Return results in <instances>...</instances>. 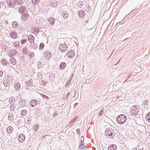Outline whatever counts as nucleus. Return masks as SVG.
<instances>
[{"label":"nucleus","instance_id":"8","mask_svg":"<svg viewBox=\"0 0 150 150\" xmlns=\"http://www.w3.org/2000/svg\"><path fill=\"white\" fill-rule=\"evenodd\" d=\"M117 147L115 145H112L110 146L108 148V150H116Z\"/></svg>","mask_w":150,"mask_h":150},{"label":"nucleus","instance_id":"35","mask_svg":"<svg viewBox=\"0 0 150 150\" xmlns=\"http://www.w3.org/2000/svg\"><path fill=\"white\" fill-rule=\"evenodd\" d=\"M70 53H71V52H69V54H70Z\"/></svg>","mask_w":150,"mask_h":150},{"label":"nucleus","instance_id":"22","mask_svg":"<svg viewBox=\"0 0 150 150\" xmlns=\"http://www.w3.org/2000/svg\"><path fill=\"white\" fill-rule=\"evenodd\" d=\"M15 87L16 89L18 90L20 88V85L19 83H17L15 86Z\"/></svg>","mask_w":150,"mask_h":150},{"label":"nucleus","instance_id":"6","mask_svg":"<svg viewBox=\"0 0 150 150\" xmlns=\"http://www.w3.org/2000/svg\"><path fill=\"white\" fill-rule=\"evenodd\" d=\"M25 101L23 99L21 100L18 103V106L19 108L23 107L25 106Z\"/></svg>","mask_w":150,"mask_h":150},{"label":"nucleus","instance_id":"17","mask_svg":"<svg viewBox=\"0 0 150 150\" xmlns=\"http://www.w3.org/2000/svg\"><path fill=\"white\" fill-rule=\"evenodd\" d=\"M149 101L147 100H146L145 101L143 102L142 104V105L145 106V107L146 108V106L148 105V103H149Z\"/></svg>","mask_w":150,"mask_h":150},{"label":"nucleus","instance_id":"7","mask_svg":"<svg viewBox=\"0 0 150 150\" xmlns=\"http://www.w3.org/2000/svg\"><path fill=\"white\" fill-rule=\"evenodd\" d=\"M37 102L35 100H32L30 102V105L32 107H34L37 104Z\"/></svg>","mask_w":150,"mask_h":150},{"label":"nucleus","instance_id":"29","mask_svg":"<svg viewBox=\"0 0 150 150\" xmlns=\"http://www.w3.org/2000/svg\"><path fill=\"white\" fill-rule=\"evenodd\" d=\"M3 72L1 71H0V77L1 76L3 75Z\"/></svg>","mask_w":150,"mask_h":150},{"label":"nucleus","instance_id":"9","mask_svg":"<svg viewBox=\"0 0 150 150\" xmlns=\"http://www.w3.org/2000/svg\"><path fill=\"white\" fill-rule=\"evenodd\" d=\"M79 16L81 18H83L84 17L85 13L83 11H81L79 13Z\"/></svg>","mask_w":150,"mask_h":150},{"label":"nucleus","instance_id":"5","mask_svg":"<svg viewBox=\"0 0 150 150\" xmlns=\"http://www.w3.org/2000/svg\"><path fill=\"white\" fill-rule=\"evenodd\" d=\"M67 45L64 43L61 45L59 47V50L62 52H64L67 50Z\"/></svg>","mask_w":150,"mask_h":150},{"label":"nucleus","instance_id":"32","mask_svg":"<svg viewBox=\"0 0 150 150\" xmlns=\"http://www.w3.org/2000/svg\"><path fill=\"white\" fill-rule=\"evenodd\" d=\"M35 30H36V31H38V28H35Z\"/></svg>","mask_w":150,"mask_h":150},{"label":"nucleus","instance_id":"23","mask_svg":"<svg viewBox=\"0 0 150 150\" xmlns=\"http://www.w3.org/2000/svg\"><path fill=\"white\" fill-rule=\"evenodd\" d=\"M146 117L147 118L148 121L149 122H150V112L149 114L147 115Z\"/></svg>","mask_w":150,"mask_h":150},{"label":"nucleus","instance_id":"33","mask_svg":"<svg viewBox=\"0 0 150 150\" xmlns=\"http://www.w3.org/2000/svg\"><path fill=\"white\" fill-rule=\"evenodd\" d=\"M16 23V24L17 23H16V22H13V24H14V23Z\"/></svg>","mask_w":150,"mask_h":150},{"label":"nucleus","instance_id":"26","mask_svg":"<svg viewBox=\"0 0 150 150\" xmlns=\"http://www.w3.org/2000/svg\"><path fill=\"white\" fill-rule=\"evenodd\" d=\"M84 146L82 144H81L79 146V148L80 149H82L83 148Z\"/></svg>","mask_w":150,"mask_h":150},{"label":"nucleus","instance_id":"16","mask_svg":"<svg viewBox=\"0 0 150 150\" xmlns=\"http://www.w3.org/2000/svg\"><path fill=\"white\" fill-rule=\"evenodd\" d=\"M8 119L10 121H12L13 119V116L12 114H9L8 115Z\"/></svg>","mask_w":150,"mask_h":150},{"label":"nucleus","instance_id":"14","mask_svg":"<svg viewBox=\"0 0 150 150\" xmlns=\"http://www.w3.org/2000/svg\"><path fill=\"white\" fill-rule=\"evenodd\" d=\"M13 129L11 127H8L7 129V132L9 134L11 133L13 131Z\"/></svg>","mask_w":150,"mask_h":150},{"label":"nucleus","instance_id":"21","mask_svg":"<svg viewBox=\"0 0 150 150\" xmlns=\"http://www.w3.org/2000/svg\"><path fill=\"white\" fill-rule=\"evenodd\" d=\"M44 46H45L44 44L42 43H41L40 44V45L39 46L40 49V50L43 49L44 48Z\"/></svg>","mask_w":150,"mask_h":150},{"label":"nucleus","instance_id":"25","mask_svg":"<svg viewBox=\"0 0 150 150\" xmlns=\"http://www.w3.org/2000/svg\"><path fill=\"white\" fill-rule=\"evenodd\" d=\"M22 19L23 20H26L27 19V18L25 16L23 15L22 18Z\"/></svg>","mask_w":150,"mask_h":150},{"label":"nucleus","instance_id":"1","mask_svg":"<svg viewBox=\"0 0 150 150\" xmlns=\"http://www.w3.org/2000/svg\"><path fill=\"white\" fill-rule=\"evenodd\" d=\"M117 121L120 124L124 123L126 120V117L124 115H122L118 116L116 119Z\"/></svg>","mask_w":150,"mask_h":150},{"label":"nucleus","instance_id":"30","mask_svg":"<svg viewBox=\"0 0 150 150\" xmlns=\"http://www.w3.org/2000/svg\"><path fill=\"white\" fill-rule=\"evenodd\" d=\"M104 112L103 111V110H102L100 112V115H101L103 114V113Z\"/></svg>","mask_w":150,"mask_h":150},{"label":"nucleus","instance_id":"34","mask_svg":"<svg viewBox=\"0 0 150 150\" xmlns=\"http://www.w3.org/2000/svg\"><path fill=\"white\" fill-rule=\"evenodd\" d=\"M49 55L50 56H51V54H49Z\"/></svg>","mask_w":150,"mask_h":150},{"label":"nucleus","instance_id":"28","mask_svg":"<svg viewBox=\"0 0 150 150\" xmlns=\"http://www.w3.org/2000/svg\"><path fill=\"white\" fill-rule=\"evenodd\" d=\"M81 142H83V140H84V137H83V136H82L81 137Z\"/></svg>","mask_w":150,"mask_h":150},{"label":"nucleus","instance_id":"2","mask_svg":"<svg viewBox=\"0 0 150 150\" xmlns=\"http://www.w3.org/2000/svg\"><path fill=\"white\" fill-rule=\"evenodd\" d=\"M140 109V108L137 106L132 107V115L138 114Z\"/></svg>","mask_w":150,"mask_h":150},{"label":"nucleus","instance_id":"4","mask_svg":"<svg viewBox=\"0 0 150 150\" xmlns=\"http://www.w3.org/2000/svg\"><path fill=\"white\" fill-rule=\"evenodd\" d=\"M25 137L24 134H21L18 137V139L20 142H22L25 140Z\"/></svg>","mask_w":150,"mask_h":150},{"label":"nucleus","instance_id":"10","mask_svg":"<svg viewBox=\"0 0 150 150\" xmlns=\"http://www.w3.org/2000/svg\"><path fill=\"white\" fill-rule=\"evenodd\" d=\"M10 36L14 39L16 38L17 37V35L15 33L11 32L10 34Z\"/></svg>","mask_w":150,"mask_h":150},{"label":"nucleus","instance_id":"24","mask_svg":"<svg viewBox=\"0 0 150 150\" xmlns=\"http://www.w3.org/2000/svg\"><path fill=\"white\" fill-rule=\"evenodd\" d=\"M10 109L12 111L14 110L15 109V107L14 105H11L10 106Z\"/></svg>","mask_w":150,"mask_h":150},{"label":"nucleus","instance_id":"3","mask_svg":"<svg viewBox=\"0 0 150 150\" xmlns=\"http://www.w3.org/2000/svg\"><path fill=\"white\" fill-rule=\"evenodd\" d=\"M114 130L111 128H107L105 130V133L106 135L111 136L113 133Z\"/></svg>","mask_w":150,"mask_h":150},{"label":"nucleus","instance_id":"15","mask_svg":"<svg viewBox=\"0 0 150 150\" xmlns=\"http://www.w3.org/2000/svg\"><path fill=\"white\" fill-rule=\"evenodd\" d=\"M25 10V7L23 6H22L19 9V11L20 13H23L24 12Z\"/></svg>","mask_w":150,"mask_h":150},{"label":"nucleus","instance_id":"27","mask_svg":"<svg viewBox=\"0 0 150 150\" xmlns=\"http://www.w3.org/2000/svg\"><path fill=\"white\" fill-rule=\"evenodd\" d=\"M17 1L19 4L22 3L23 2L22 0H17Z\"/></svg>","mask_w":150,"mask_h":150},{"label":"nucleus","instance_id":"18","mask_svg":"<svg viewBox=\"0 0 150 150\" xmlns=\"http://www.w3.org/2000/svg\"><path fill=\"white\" fill-rule=\"evenodd\" d=\"M15 100L14 98H11L9 100V102L11 104H13L14 103Z\"/></svg>","mask_w":150,"mask_h":150},{"label":"nucleus","instance_id":"11","mask_svg":"<svg viewBox=\"0 0 150 150\" xmlns=\"http://www.w3.org/2000/svg\"><path fill=\"white\" fill-rule=\"evenodd\" d=\"M66 64L65 62H62L59 65V68L61 69H63L66 67Z\"/></svg>","mask_w":150,"mask_h":150},{"label":"nucleus","instance_id":"12","mask_svg":"<svg viewBox=\"0 0 150 150\" xmlns=\"http://www.w3.org/2000/svg\"><path fill=\"white\" fill-rule=\"evenodd\" d=\"M28 40L31 42H33L34 41V38L32 35H29L28 37Z\"/></svg>","mask_w":150,"mask_h":150},{"label":"nucleus","instance_id":"20","mask_svg":"<svg viewBox=\"0 0 150 150\" xmlns=\"http://www.w3.org/2000/svg\"><path fill=\"white\" fill-rule=\"evenodd\" d=\"M49 21L50 22L51 24H53L55 22L54 19L53 18H50L49 19Z\"/></svg>","mask_w":150,"mask_h":150},{"label":"nucleus","instance_id":"13","mask_svg":"<svg viewBox=\"0 0 150 150\" xmlns=\"http://www.w3.org/2000/svg\"><path fill=\"white\" fill-rule=\"evenodd\" d=\"M15 0H10L8 2V3L9 4V6H10V7H12L15 4Z\"/></svg>","mask_w":150,"mask_h":150},{"label":"nucleus","instance_id":"31","mask_svg":"<svg viewBox=\"0 0 150 150\" xmlns=\"http://www.w3.org/2000/svg\"><path fill=\"white\" fill-rule=\"evenodd\" d=\"M78 105V103H76L74 104V107H75V106H76Z\"/></svg>","mask_w":150,"mask_h":150},{"label":"nucleus","instance_id":"19","mask_svg":"<svg viewBox=\"0 0 150 150\" xmlns=\"http://www.w3.org/2000/svg\"><path fill=\"white\" fill-rule=\"evenodd\" d=\"M27 113V111L25 110H23L21 112V114L22 115V116H25Z\"/></svg>","mask_w":150,"mask_h":150}]
</instances>
